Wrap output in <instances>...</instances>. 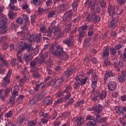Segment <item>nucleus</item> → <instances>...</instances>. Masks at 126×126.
Masks as SVG:
<instances>
[{"label":"nucleus","mask_w":126,"mask_h":126,"mask_svg":"<svg viewBox=\"0 0 126 126\" xmlns=\"http://www.w3.org/2000/svg\"><path fill=\"white\" fill-rule=\"evenodd\" d=\"M49 52L55 57L61 60L58 62V64L62 63V61L68 59L69 57L66 52L63 51V47L61 46V44L56 42L54 45H52L49 48Z\"/></svg>","instance_id":"obj_1"},{"label":"nucleus","mask_w":126,"mask_h":126,"mask_svg":"<svg viewBox=\"0 0 126 126\" xmlns=\"http://www.w3.org/2000/svg\"><path fill=\"white\" fill-rule=\"evenodd\" d=\"M19 48L20 50H21V51L26 50L28 53H30L32 54V52H33L34 56L38 55L40 51L39 47L36 46L35 48H34V47H33L32 46V44H27L23 41L19 43Z\"/></svg>","instance_id":"obj_2"},{"label":"nucleus","mask_w":126,"mask_h":126,"mask_svg":"<svg viewBox=\"0 0 126 126\" xmlns=\"http://www.w3.org/2000/svg\"><path fill=\"white\" fill-rule=\"evenodd\" d=\"M3 9H4V7H0V28H1L2 30L6 29V25H7V18H6V16L2 13V12H3Z\"/></svg>","instance_id":"obj_3"},{"label":"nucleus","mask_w":126,"mask_h":126,"mask_svg":"<svg viewBox=\"0 0 126 126\" xmlns=\"http://www.w3.org/2000/svg\"><path fill=\"white\" fill-rule=\"evenodd\" d=\"M88 28V26H87V23L85 24L81 27H79L78 31L79 34L77 35L78 37V41L81 43L82 38L85 36V30H87Z\"/></svg>","instance_id":"obj_4"},{"label":"nucleus","mask_w":126,"mask_h":126,"mask_svg":"<svg viewBox=\"0 0 126 126\" xmlns=\"http://www.w3.org/2000/svg\"><path fill=\"white\" fill-rule=\"evenodd\" d=\"M19 86L17 85H15L13 92L12 94V96L9 99V104L13 106V105L15 104V100H16V96H18V91H19Z\"/></svg>","instance_id":"obj_5"},{"label":"nucleus","mask_w":126,"mask_h":126,"mask_svg":"<svg viewBox=\"0 0 126 126\" xmlns=\"http://www.w3.org/2000/svg\"><path fill=\"white\" fill-rule=\"evenodd\" d=\"M63 78L58 79L56 80H51L47 84L48 86H54L56 89H59L63 85Z\"/></svg>","instance_id":"obj_6"},{"label":"nucleus","mask_w":126,"mask_h":126,"mask_svg":"<svg viewBox=\"0 0 126 126\" xmlns=\"http://www.w3.org/2000/svg\"><path fill=\"white\" fill-rule=\"evenodd\" d=\"M88 79V77H86L84 79L80 78L79 76H76L75 77V82L74 83V89H78L79 87H80V85H84L86 83V81Z\"/></svg>","instance_id":"obj_7"},{"label":"nucleus","mask_w":126,"mask_h":126,"mask_svg":"<svg viewBox=\"0 0 126 126\" xmlns=\"http://www.w3.org/2000/svg\"><path fill=\"white\" fill-rule=\"evenodd\" d=\"M86 121H90L87 123V126H97L98 125V122L95 120V117L93 115H87Z\"/></svg>","instance_id":"obj_8"},{"label":"nucleus","mask_w":126,"mask_h":126,"mask_svg":"<svg viewBox=\"0 0 126 126\" xmlns=\"http://www.w3.org/2000/svg\"><path fill=\"white\" fill-rule=\"evenodd\" d=\"M97 2H98L97 0H87L85 3L88 8H90V10L94 11Z\"/></svg>","instance_id":"obj_9"},{"label":"nucleus","mask_w":126,"mask_h":126,"mask_svg":"<svg viewBox=\"0 0 126 126\" xmlns=\"http://www.w3.org/2000/svg\"><path fill=\"white\" fill-rule=\"evenodd\" d=\"M11 76V71H8L6 76L3 77L2 79V83L1 84V86L2 87H5L7 86V84H9L10 83V79L9 78Z\"/></svg>","instance_id":"obj_10"},{"label":"nucleus","mask_w":126,"mask_h":126,"mask_svg":"<svg viewBox=\"0 0 126 126\" xmlns=\"http://www.w3.org/2000/svg\"><path fill=\"white\" fill-rule=\"evenodd\" d=\"M109 15L112 16V18H119L118 13L116 12V9L114 5H110L108 9Z\"/></svg>","instance_id":"obj_11"},{"label":"nucleus","mask_w":126,"mask_h":126,"mask_svg":"<svg viewBox=\"0 0 126 126\" xmlns=\"http://www.w3.org/2000/svg\"><path fill=\"white\" fill-rule=\"evenodd\" d=\"M64 44H65L68 47L71 48L74 46V37L73 35H70L68 39H65L63 41Z\"/></svg>","instance_id":"obj_12"},{"label":"nucleus","mask_w":126,"mask_h":126,"mask_svg":"<svg viewBox=\"0 0 126 126\" xmlns=\"http://www.w3.org/2000/svg\"><path fill=\"white\" fill-rule=\"evenodd\" d=\"M72 121L73 123H75V122H76L78 126H81V125H83V124L85 123V119L82 116H77L72 119Z\"/></svg>","instance_id":"obj_13"},{"label":"nucleus","mask_w":126,"mask_h":126,"mask_svg":"<svg viewBox=\"0 0 126 126\" xmlns=\"http://www.w3.org/2000/svg\"><path fill=\"white\" fill-rule=\"evenodd\" d=\"M103 109H104V106L102 104H96L92 108L90 111H94L96 114H100Z\"/></svg>","instance_id":"obj_14"},{"label":"nucleus","mask_w":126,"mask_h":126,"mask_svg":"<svg viewBox=\"0 0 126 126\" xmlns=\"http://www.w3.org/2000/svg\"><path fill=\"white\" fill-rule=\"evenodd\" d=\"M119 25V22L118 21V18H112V20L109 23V27L111 29H115Z\"/></svg>","instance_id":"obj_15"},{"label":"nucleus","mask_w":126,"mask_h":126,"mask_svg":"<svg viewBox=\"0 0 126 126\" xmlns=\"http://www.w3.org/2000/svg\"><path fill=\"white\" fill-rule=\"evenodd\" d=\"M95 94H96L98 97H99V100H104V99H106V97H107V91L105 90L102 91L101 93L96 91L94 93V95Z\"/></svg>","instance_id":"obj_16"},{"label":"nucleus","mask_w":126,"mask_h":126,"mask_svg":"<svg viewBox=\"0 0 126 126\" xmlns=\"http://www.w3.org/2000/svg\"><path fill=\"white\" fill-rule=\"evenodd\" d=\"M118 85L117 83L114 81H109L108 85V90L110 91H115L117 89Z\"/></svg>","instance_id":"obj_17"},{"label":"nucleus","mask_w":126,"mask_h":126,"mask_svg":"<svg viewBox=\"0 0 126 126\" xmlns=\"http://www.w3.org/2000/svg\"><path fill=\"white\" fill-rule=\"evenodd\" d=\"M53 101V98L48 96L43 100V104L45 106H51V105H52Z\"/></svg>","instance_id":"obj_18"},{"label":"nucleus","mask_w":126,"mask_h":126,"mask_svg":"<svg viewBox=\"0 0 126 126\" xmlns=\"http://www.w3.org/2000/svg\"><path fill=\"white\" fill-rule=\"evenodd\" d=\"M22 77H24V79H30V75H29V72L27 69V67H24L22 71Z\"/></svg>","instance_id":"obj_19"},{"label":"nucleus","mask_w":126,"mask_h":126,"mask_svg":"<svg viewBox=\"0 0 126 126\" xmlns=\"http://www.w3.org/2000/svg\"><path fill=\"white\" fill-rule=\"evenodd\" d=\"M126 72L124 71L122 72L121 75L118 76V80L120 83H125L126 82Z\"/></svg>","instance_id":"obj_20"},{"label":"nucleus","mask_w":126,"mask_h":126,"mask_svg":"<svg viewBox=\"0 0 126 126\" xmlns=\"http://www.w3.org/2000/svg\"><path fill=\"white\" fill-rule=\"evenodd\" d=\"M73 70H74V66H72L64 72V74H65L67 77H69V76L71 75L72 73H73Z\"/></svg>","instance_id":"obj_21"},{"label":"nucleus","mask_w":126,"mask_h":126,"mask_svg":"<svg viewBox=\"0 0 126 126\" xmlns=\"http://www.w3.org/2000/svg\"><path fill=\"white\" fill-rule=\"evenodd\" d=\"M115 111L117 114L119 115H124L125 113L126 112V107H116L115 108Z\"/></svg>","instance_id":"obj_22"},{"label":"nucleus","mask_w":126,"mask_h":126,"mask_svg":"<svg viewBox=\"0 0 126 126\" xmlns=\"http://www.w3.org/2000/svg\"><path fill=\"white\" fill-rule=\"evenodd\" d=\"M23 60H25V63L27 64H29L30 61L33 60V56H32V53H29V55H25L23 58Z\"/></svg>","instance_id":"obj_23"},{"label":"nucleus","mask_w":126,"mask_h":126,"mask_svg":"<svg viewBox=\"0 0 126 126\" xmlns=\"http://www.w3.org/2000/svg\"><path fill=\"white\" fill-rule=\"evenodd\" d=\"M17 10H12V9H11L8 13V17L10 19L13 20V19L16 17L17 13H14L13 11H17Z\"/></svg>","instance_id":"obj_24"},{"label":"nucleus","mask_w":126,"mask_h":126,"mask_svg":"<svg viewBox=\"0 0 126 126\" xmlns=\"http://www.w3.org/2000/svg\"><path fill=\"white\" fill-rule=\"evenodd\" d=\"M102 58L103 59H107L109 58V49H108L107 46L104 47L103 49Z\"/></svg>","instance_id":"obj_25"},{"label":"nucleus","mask_w":126,"mask_h":126,"mask_svg":"<svg viewBox=\"0 0 126 126\" xmlns=\"http://www.w3.org/2000/svg\"><path fill=\"white\" fill-rule=\"evenodd\" d=\"M16 2H17V0H10V3L9 4V7H10V9H12V10H18V8L14 6V3H16Z\"/></svg>","instance_id":"obj_26"},{"label":"nucleus","mask_w":126,"mask_h":126,"mask_svg":"<svg viewBox=\"0 0 126 126\" xmlns=\"http://www.w3.org/2000/svg\"><path fill=\"white\" fill-rule=\"evenodd\" d=\"M37 62L36 59L34 58L32 61L30 63V67L32 69H36V70H39V68L37 67Z\"/></svg>","instance_id":"obj_27"},{"label":"nucleus","mask_w":126,"mask_h":126,"mask_svg":"<svg viewBox=\"0 0 126 126\" xmlns=\"http://www.w3.org/2000/svg\"><path fill=\"white\" fill-rule=\"evenodd\" d=\"M34 37V34H28L26 37V40L28 43H33V41L35 40Z\"/></svg>","instance_id":"obj_28"},{"label":"nucleus","mask_w":126,"mask_h":126,"mask_svg":"<svg viewBox=\"0 0 126 126\" xmlns=\"http://www.w3.org/2000/svg\"><path fill=\"white\" fill-rule=\"evenodd\" d=\"M88 35L89 37L93 36V34H94V25H91L88 28Z\"/></svg>","instance_id":"obj_29"},{"label":"nucleus","mask_w":126,"mask_h":126,"mask_svg":"<svg viewBox=\"0 0 126 126\" xmlns=\"http://www.w3.org/2000/svg\"><path fill=\"white\" fill-rule=\"evenodd\" d=\"M45 95H46V93H45L44 92H42L40 94H36L34 96L36 98V100H37V101L39 102V101L41 100L42 98H44Z\"/></svg>","instance_id":"obj_30"},{"label":"nucleus","mask_w":126,"mask_h":126,"mask_svg":"<svg viewBox=\"0 0 126 126\" xmlns=\"http://www.w3.org/2000/svg\"><path fill=\"white\" fill-rule=\"evenodd\" d=\"M114 74L111 71L106 72L104 74V80H108L109 77H113Z\"/></svg>","instance_id":"obj_31"},{"label":"nucleus","mask_w":126,"mask_h":126,"mask_svg":"<svg viewBox=\"0 0 126 126\" xmlns=\"http://www.w3.org/2000/svg\"><path fill=\"white\" fill-rule=\"evenodd\" d=\"M31 72H32V75L33 78H40L41 77V75L37 71L35 70H31Z\"/></svg>","instance_id":"obj_32"},{"label":"nucleus","mask_w":126,"mask_h":126,"mask_svg":"<svg viewBox=\"0 0 126 126\" xmlns=\"http://www.w3.org/2000/svg\"><path fill=\"white\" fill-rule=\"evenodd\" d=\"M90 40H91L90 37H87L85 39L84 42V47H85V48H89L90 45H91V44L90 43Z\"/></svg>","instance_id":"obj_33"},{"label":"nucleus","mask_w":126,"mask_h":126,"mask_svg":"<svg viewBox=\"0 0 126 126\" xmlns=\"http://www.w3.org/2000/svg\"><path fill=\"white\" fill-rule=\"evenodd\" d=\"M71 26H72L71 23H70L67 26H66V24H65V28H64V31L65 32V33H69V31L71 30Z\"/></svg>","instance_id":"obj_34"},{"label":"nucleus","mask_w":126,"mask_h":126,"mask_svg":"<svg viewBox=\"0 0 126 126\" xmlns=\"http://www.w3.org/2000/svg\"><path fill=\"white\" fill-rule=\"evenodd\" d=\"M25 115L24 114H22L17 119V123H18L20 125V124H22L24 121H25Z\"/></svg>","instance_id":"obj_35"},{"label":"nucleus","mask_w":126,"mask_h":126,"mask_svg":"<svg viewBox=\"0 0 126 126\" xmlns=\"http://www.w3.org/2000/svg\"><path fill=\"white\" fill-rule=\"evenodd\" d=\"M97 82H98L92 81V87L93 88L92 94H93V95H95V92L97 91H95V89H96V87H97Z\"/></svg>","instance_id":"obj_36"},{"label":"nucleus","mask_w":126,"mask_h":126,"mask_svg":"<svg viewBox=\"0 0 126 126\" xmlns=\"http://www.w3.org/2000/svg\"><path fill=\"white\" fill-rule=\"evenodd\" d=\"M100 20H101L100 16L94 14V18L93 19L94 23L95 24H96V23H98V22H100Z\"/></svg>","instance_id":"obj_37"},{"label":"nucleus","mask_w":126,"mask_h":126,"mask_svg":"<svg viewBox=\"0 0 126 126\" xmlns=\"http://www.w3.org/2000/svg\"><path fill=\"white\" fill-rule=\"evenodd\" d=\"M53 32H54V29L49 28L46 31V34L48 37H51L53 35Z\"/></svg>","instance_id":"obj_38"},{"label":"nucleus","mask_w":126,"mask_h":126,"mask_svg":"<svg viewBox=\"0 0 126 126\" xmlns=\"http://www.w3.org/2000/svg\"><path fill=\"white\" fill-rule=\"evenodd\" d=\"M42 40V34L41 33H37L35 35V41L36 43H40Z\"/></svg>","instance_id":"obj_39"},{"label":"nucleus","mask_w":126,"mask_h":126,"mask_svg":"<svg viewBox=\"0 0 126 126\" xmlns=\"http://www.w3.org/2000/svg\"><path fill=\"white\" fill-rule=\"evenodd\" d=\"M78 3H79V2H77L76 0H75L72 3L71 6L72 7L74 11H76L77 10V7H78Z\"/></svg>","instance_id":"obj_40"},{"label":"nucleus","mask_w":126,"mask_h":126,"mask_svg":"<svg viewBox=\"0 0 126 126\" xmlns=\"http://www.w3.org/2000/svg\"><path fill=\"white\" fill-rule=\"evenodd\" d=\"M32 3L34 4L35 6H38L41 5V0H31Z\"/></svg>","instance_id":"obj_41"},{"label":"nucleus","mask_w":126,"mask_h":126,"mask_svg":"<svg viewBox=\"0 0 126 126\" xmlns=\"http://www.w3.org/2000/svg\"><path fill=\"white\" fill-rule=\"evenodd\" d=\"M94 17V14L91 15V14H88L85 20L86 21H89V22H91V21L93 20Z\"/></svg>","instance_id":"obj_42"},{"label":"nucleus","mask_w":126,"mask_h":126,"mask_svg":"<svg viewBox=\"0 0 126 126\" xmlns=\"http://www.w3.org/2000/svg\"><path fill=\"white\" fill-rule=\"evenodd\" d=\"M71 19H72V18L69 17L68 16H67L65 14H64L63 15V21L64 22H65V21H67V22H69L70 21V20H71Z\"/></svg>","instance_id":"obj_43"},{"label":"nucleus","mask_w":126,"mask_h":126,"mask_svg":"<svg viewBox=\"0 0 126 126\" xmlns=\"http://www.w3.org/2000/svg\"><path fill=\"white\" fill-rule=\"evenodd\" d=\"M92 81L98 82V80H99V79L98 78V76H97V75L96 73H94L92 74Z\"/></svg>","instance_id":"obj_44"},{"label":"nucleus","mask_w":126,"mask_h":126,"mask_svg":"<svg viewBox=\"0 0 126 126\" xmlns=\"http://www.w3.org/2000/svg\"><path fill=\"white\" fill-rule=\"evenodd\" d=\"M23 9H25L28 13H30V9L27 3L23 4L22 5Z\"/></svg>","instance_id":"obj_45"},{"label":"nucleus","mask_w":126,"mask_h":126,"mask_svg":"<svg viewBox=\"0 0 126 126\" xmlns=\"http://www.w3.org/2000/svg\"><path fill=\"white\" fill-rule=\"evenodd\" d=\"M24 98H25V96L24 95L21 94L16 99V102H17V103H22Z\"/></svg>","instance_id":"obj_46"},{"label":"nucleus","mask_w":126,"mask_h":126,"mask_svg":"<svg viewBox=\"0 0 126 126\" xmlns=\"http://www.w3.org/2000/svg\"><path fill=\"white\" fill-rule=\"evenodd\" d=\"M104 64L105 66L108 65H110L111 64V61L109 59V58H104Z\"/></svg>","instance_id":"obj_47"},{"label":"nucleus","mask_w":126,"mask_h":126,"mask_svg":"<svg viewBox=\"0 0 126 126\" xmlns=\"http://www.w3.org/2000/svg\"><path fill=\"white\" fill-rule=\"evenodd\" d=\"M107 120H108V118L105 117H102L98 120L97 124L98 123H99V124H103V123H106L107 122Z\"/></svg>","instance_id":"obj_48"},{"label":"nucleus","mask_w":126,"mask_h":126,"mask_svg":"<svg viewBox=\"0 0 126 126\" xmlns=\"http://www.w3.org/2000/svg\"><path fill=\"white\" fill-rule=\"evenodd\" d=\"M110 54L112 56H116L117 55V49L114 47L111 48L110 49Z\"/></svg>","instance_id":"obj_49"},{"label":"nucleus","mask_w":126,"mask_h":126,"mask_svg":"<svg viewBox=\"0 0 126 126\" xmlns=\"http://www.w3.org/2000/svg\"><path fill=\"white\" fill-rule=\"evenodd\" d=\"M46 64L49 67H52V65H53V60L51 59H48L46 62Z\"/></svg>","instance_id":"obj_50"},{"label":"nucleus","mask_w":126,"mask_h":126,"mask_svg":"<svg viewBox=\"0 0 126 126\" xmlns=\"http://www.w3.org/2000/svg\"><path fill=\"white\" fill-rule=\"evenodd\" d=\"M69 114H70V112L68 111H66L62 114V117H63V119H67L68 117H69Z\"/></svg>","instance_id":"obj_51"},{"label":"nucleus","mask_w":126,"mask_h":126,"mask_svg":"<svg viewBox=\"0 0 126 126\" xmlns=\"http://www.w3.org/2000/svg\"><path fill=\"white\" fill-rule=\"evenodd\" d=\"M65 14L70 18H71V17H72V15H73V12H72V10L71 9L67 11L66 13H65Z\"/></svg>","instance_id":"obj_52"},{"label":"nucleus","mask_w":126,"mask_h":126,"mask_svg":"<svg viewBox=\"0 0 126 126\" xmlns=\"http://www.w3.org/2000/svg\"><path fill=\"white\" fill-rule=\"evenodd\" d=\"M11 65L12 67H14L17 64V61H16V59H12L10 61Z\"/></svg>","instance_id":"obj_53"},{"label":"nucleus","mask_w":126,"mask_h":126,"mask_svg":"<svg viewBox=\"0 0 126 126\" xmlns=\"http://www.w3.org/2000/svg\"><path fill=\"white\" fill-rule=\"evenodd\" d=\"M62 4L64 6V7H65L66 9H68V8L70 6V4H69V2L66 1H63V4Z\"/></svg>","instance_id":"obj_54"},{"label":"nucleus","mask_w":126,"mask_h":126,"mask_svg":"<svg viewBox=\"0 0 126 126\" xmlns=\"http://www.w3.org/2000/svg\"><path fill=\"white\" fill-rule=\"evenodd\" d=\"M16 23L18 24H23V22H24V20L21 17H19L16 20Z\"/></svg>","instance_id":"obj_55"},{"label":"nucleus","mask_w":126,"mask_h":126,"mask_svg":"<svg viewBox=\"0 0 126 126\" xmlns=\"http://www.w3.org/2000/svg\"><path fill=\"white\" fill-rule=\"evenodd\" d=\"M82 104H84V100H81L78 102H77L76 104H74V107L76 108H79Z\"/></svg>","instance_id":"obj_56"},{"label":"nucleus","mask_w":126,"mask_h":126,"mask_svg":"<svg viewBox=\"0 0 126 126\" xmlns=\"http://www.w3.org/2000/svg\"><path fill=\"white\" fill-rule=\"evenodd\" d=\"M98 2L102 8H105V6H106V3L104 2V0H99Z\"/></svg>","instance_id":"obj_57"},{"label":"nucleus","mask_w":126,"mask_h":126,"mask_svg":"<svg viewBox=\"0 0 126 126\" xmlns=\"http://www.w3.org/2000/svg\"><path fill=\"white\" fill-rule=\"evenodd\" d=\"M37 102H38V100L36 98V97L34 96L32 97V98L31 100L30 103L31 105H35V104H36Z\"/></svg>","instance_id":"obj_58"},{"label":"nucleus","mask_w":126,"mask_h":126,"mask_svg":"<svg viewBox=\"0 0 126 126\" xmlns=\"http://www.w3.org/2000/svg\"><path fill=\"white\" fill-rule=\"evenodd\" d=\"M6 42V36H1L0 38V44H4Z\"/></svg>","instance_id":"obj_59"},{"label":"nucleus","mask_w":126,"mask_h":126,"mask_svg":"<svg viewBox=\"0 0 126 126\" xmlns=\"http://www.w3.org/2000/svg\"><path fill=\"white\" fill-rule=\"evenodd\" d=\"M35 59L37 63H39V64H42V63H45V61L44 60H42L40 58L36 57Z\"/></svg>","instance_id":"obj_60"},{"label":"nucleus","mask_w":126,"mask_h":126,"mask_svg":"<svg viewBox=\"0 0 126 126\" xmlns=\"http://www.w3.org/2000/svg\"><path fill=\"white\" fill-rule=\"evenodd\" d=\"M120 123V124L123 126H126V120L125 119H124L122 118H120L119 119Z\"/></svg>","instance_id":"obj_61"},{"label":"nucleus","mask_w":126,"mask_h":126,"mask_svg":"<svg viewBox=\"0 0 126 126\" xmlns=\"http://www.w3.org/2000/svg\"><path fill=\"white\" fill-rule=\"evenodd\" d=\"M13 115V111L12 110H10L5 115L6 118H11V116Z\"/></svg>","instance_id":"obj_62"},{"label":"nucleus","mask_w":126,"mask_h":126,"mask_svg":"<svg viewBox=\"0 0 126 126\" xmlns=\"http://www.w3.org/2000/svg\"><path fill=\"white\" fill-rule=\"evenodd\" d=\"M74 102V99L73 98H69V101L66 103V106H69V105H72Z\"/></svg>","instance_id":"obj_63"},{"label":"nucleus","mask_w":126,"mask_h":126,"mask_svg":"<svg viewBox=\"0 0 126 126\" xmlns=\"http://www.w3.org/2000/svg\"><path fill=\"white\" fill-rule=\"evenodd\" d=\"M37 125V123L33 121H31L29 122L28 124V126H35Z\"/></svg>","instance_id":"obj_64"}]
</instances>
